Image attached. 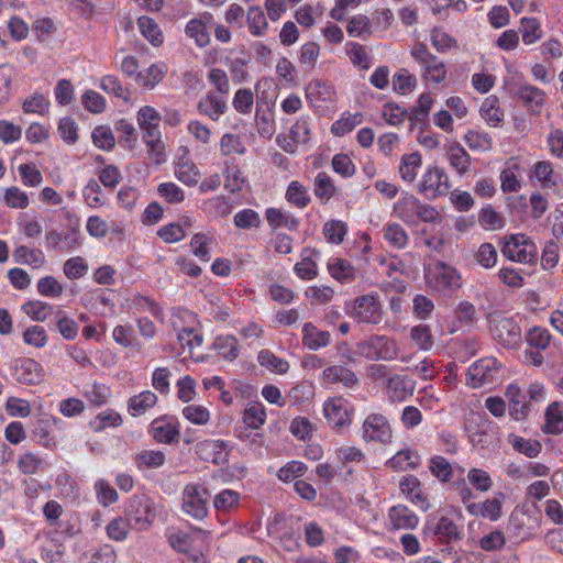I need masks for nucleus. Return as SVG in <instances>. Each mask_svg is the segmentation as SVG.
Listing matches in <instances>:
<instances>
[{
    "label": "nucleus",
    "mask_w": 563,
    "mask_h": 563,
    "mask_svg": "<svg viewBox=\"0 0 563 563\" xmlns=\"http://www.w3.org/2000/svg\"><path fill=\"white\" fill-rule=\"evenodd\" d=\"M417 86V79L406 68H400L393 76V88L400 95L411 92Z\"/></svg>",
    "instance_id": "obj_61"
},
{
    "label": "nucleus",
    "mask_w": 563,
    "mask_h": 563,
    "mask_svg": "<svg viewBox=\"0 0 563 563\" xmlns=\"http://www.w3.org/2000/svg\"><path fill=\"white\" fill-rule=\"evenodd\" d=\"M362 438L366 442H391L393 431L387 418L380 413H371L363 422Z\"/></svg>",
    "instance_id": "obj_13"
},
{
    "label": "nucleus",
    "mask_w": 563,
    "mask_h": 563,
    "mask_svg": "<svg viewBox=\"0 0 563 563\" xmlns=\"http://www.w3.org/2000/svg\"><path fill=\"white\" fill-rule=\"evenodd\" d=\"M22 310L34 321L43 322L51 314L54 316V308L43 301H27L22 306Z\"/></svg>",
    "instance_id": "obj_58"
},
{
    "label": "nucleus",
    "mask_w": 563,
    "mask_h": 563,
    "mask_svg": "<svg viewBox=\"0 0 563 563\" xmlns=\"http://www.w3.org/2000/svg\"><path fill=\"white\" fill-rule=\"evenodd\" d=\"M322 380L327 384L341 383L345 387H353L358 379L353 371L340 365H332L323 369Z\"/></svg>",
    "instance_id": "obj_29"
},
{
    "label": "nucleus",
    "mask_w": 563,
    "mask_h": 563,
    "mask_svg": "<svg viewBox=\"0 0 563 563\" xmlns=\"http://www.w3.org/2000/svg\"><path fill=\"white\" fill-rule=\"evenodd\" d=\"M125 517L137 531H146L155 520L154 503L146 496H133L126 506Z\"/></svg>",
    "instance_id": "obj_7"
},
{
    "label": "nucleus",
    "mask_w": 563,
    "mask_h": 563,
    "mask_svg": "<svg viewBox=\"0 0 563 563\" xmlns=\"http://www.w3.org/2000/svg\"><path fill=\"white\" fill-rule=\"evenodd\" d=\"M478 221L485 230H500L505 227V219L490 205L482 208Z\"/></svg>",
    "instance_id": "obj_55"
},
{
    "label": "nucleus",
    "mask_w": 563,
    "mask_h": 563,
    "mask_svg": "<svg viewBox=\"0 0 563 563\" xmlns=\"http://www.w3.org/2000/svg\"><path fill=\"white\" fill-rule=\"evenodd\" d=\"M84 396L95 407H101L110 398L111 390L104 384L93 383L84 391Z\"/></svg>",
    "instance_id": "obj_63"
},
{
    "label": "nucleus",
    "mask_w": 563,
    "mask_h": 563,
    "mask_svg": "<svg viewBox=\"0 0 563 563\" xmlns=\"http://www.w3.org/2000/svg\"><path fill=\"white\" fill-rule=\"evenodd\" d=\"M504 257L521 264H533L538 258V247L526 234H509L500 240Z\"/></svg>",
    "instance_id": "obj_2"
},
{
    "label": "nucleus",
    "mask_w": 563,
    "mask_h": 563,
    "mask_svg": "<svg viewBox=\"0 0 563 563\" xmlns=\"http://www.w3.org/2000/svg\"><path fill=\"white\" fill-rule=\"evenodd\" d=\"M500 188L504 192H518L521 189L520 165L516 158L505 163L500 173Z\"/></svg>",
    "instance_id": "obj_27"
},
{
    "label": "nucleus",
    "mask_w": 563,
    "mask_h": 563,
    "mask_svg": "<svg viewBox=\"0 0 563 563\" xmlns=\"http://www.w3.org/2000/svg\"><path fill=\"white\" fill-rule=\"evenodd\" d=\"M112 336L118 344L124 347H131L135 351L141 349V344L136 340L134 330L131 325H117L113 329Z\"/></svg>",
    "instance_id": "obj_60"
},
{
    "label": "nucleus",
    "mask_w": 563,
    "mask_h": 563,
    "mask_svg": "<svg viewBox=\"0 0 563 563\" xmlns=\"http://www.w3.org/2000/svg\"><path fill=\"white\" fill-rule=\"evenodd\" d=\"M420 200L413 195H404L394 206V211L398 218L405 222H415L417 220V210Z\"/></svg>",
    "instance_id": "obj_35"
},
{
    "label": "nucleus",
    "mask_w": 563,
    "mask_h": 563,
    "mask_svg": "<svg viewBox=\"0 0 563 563\" xmlns=\"http://www.w3.org/2000/svg\"><path fill=\"white\" fill-rule=\"evenodd\" d=\"M509 400V415L517 421L525 420L530 412V401L526 393L516 384H510L505 393Z\"/></svg>",
    "instance_id": "obj_21"
},
{
    "label": "nucleus",
    "mask_w": 563,
    "mask_h": 563,
    "mask_svg": "<svg viewBox=\"0 0 563 563\" xmlns=\"http://www.w3.org/2000/svg\"><path fill=\"white\" fill-rule=\"evenodd\" d=\"M317 250L306 249L301 253V261L294 266L295 274L302 280H311L318 276Z\"/></svg>",
    "instance_id": "obj_28"
},
{
    "label": "nucleus",
    "mask_w": 563,
    "mask_h": 563,
    "mask_svg": "<svg viewBox=\"0 0 563 563\" xmlns=\"http://www.w3.org/2000/svg\"><path fill=\"white\" fill-rule=\"evenodd\" d=\"M361 113H343L342 117L336 120L331 128V131L336 136H343L350 133L356 125L362 123Z\"/></svg>",
    "instance_id": "obj_59"
},
{
    "label": "nucleus",
    "mask_w": 563,
    "mask_h": 563,
    "mask_svg": "<svg viewBox=\"0 0 563 563\" xmlns=\"http://www.w3.org/2000/svg\"><path fill=\"white\" fill-rule=\"evenodd\" d=\"M265 217L273 229L284 228L294 231L298 227V220L291 213L277 208L266 209Z\"/></svg>",
    "instance_id": "obj_36"
},
{
    "label": "nucleus",
    "mask_w": 563,
    "mask_h": 563,
    "mask_svg": "<svg viewBox=\"0 0 563 563\" xmlns=\"http://www.w3.org/2000/svg\"><path fill=\"white\" fill-rule=\"evenodd\" d=\"M347 314L357 323L376 325L383 320V306L377 294H366L354 298Z\"/></svg>",
    "instance_id": "obj_4"
},
{
    "label": "nucleus",
    "mask_w": 563,
    "mask_h": 563,
    "mask_svg": "<svg viewBox=\"0 0 563 563\" xmlns=\"http://www.w3.org/2000/svg\"><path fill=\"white\" fill-rule=\"evenodd\" d=\"M434 536L439 542L445 544V548L441 550L443 553L457 554L451 543L461 540L462 532L453 520L445 516L441 517L435 523Z\"/></svg>",
    "instance_id": "obj_18"
},
{
    "label": "nucleus",
    "mask_w": 563,
    "mask_h": 563,
    "mask_svg": "<svg viewBox=\"0 0 563 563\" xmlns=\"http://www.w3.org/2000/svg\"><path fill=\"white\" fill-rule=\"evenodd\" d=\"M240 498V493L233 489H223L214 496L213 506L217 511L228 512L238 508Z\"/></svg>",
    "instance_id": "obj_57"
},
{
    "label": "nucleus",
    "mask_w": 563,
    "mask_h": 563,
    "mask_svg": "<svg viewBox=\"0 0 563 563\" xmlns=\"http://www.w3.org/2000/svg\"><path fill=\"white\" fill-rule=\"evenodd\" d=\"M131 528L133 526L126 517H115L106 526V533L110 540L123 542L126 540Z\"/></svg>",
    "instance_id": "obj_44"
},
{
    "label": "nucleus",
    "mask_w": 563,
    "mask_h": 563,
    "mask_svg": "<svg viewBox=\"0 0 563 563\" xmlns=\"http://www.w3.org/2000/svg\"><path fill=\"white\" fill-rule=\"evenodd\" d=\"M286 199L289 203L300 209L306 208L311 200L306 187L296 180L288 185L286 190Z\"/></svg>",
    "instance_id": "obj_53"
},
{
    "label": "nucleus",
    "mask_w": 563,
    "mask_h": 563,
    "mask_svg": "<svg viewBox=\"0 0 563 563\" xmlns=\"http://www.w3.org/2000/svg\"><path fill=\"white\" fill-rule=\"evenodd\" d=\"M139 468H158L166 462V455L161 450H143L134 456Z\"/></svg>",
    "instance_id": "obj_47"
},
{
    "label": "nucleus",
    "mask_w": 563,
    "mask_h": 563,
    "mask_svg": "<svg viewBox=\"0 0 563 563\" xmlns=\"http://www.w3.org/2000/svg\"><path fill=\"white\" fill-rule=\"evenodd\" d=\"M415 386L412 379L399 374L389 376L385 384L388 399L393 402H401L412 396Z\"/></svg>",
    "instance_id": "obj_20"
},
{
    "label": "nucleus",
    "mask_w": 563,
    "mask_h": 563,
    "mask_svg": "<svg viewBox=\"0 0 563 563\" xmlns=\"http://www.w3.org/2000/svg\"><path fill=\"white\" fill-rule=\"evenodd\" d=\"M422 157L418 152L405 154L399 164L400 177L407 181L412 183L417 176V169L421 166Z\"/></svg>",
    "instance_id": "obj_43"
},
{
    "label": "nucleus",
    "mask_w": 563,
    "mask_h": 563,
    "mask_svg": "<svg viewBox=\"0 0 563 563\" xmlns=\"http://www.w3.org/2000/svg\"><path fill=\"white\" fill-rule=\"evenodd\" d=\"M449 165L457 175L464 176L471 170L472 157L457 142L452 143L446 152Z\"/></svg>",
    "instance_id": "obj_25"
},
{
    "label": "nucleus",
    "mask_w": 563,
    "mask_h": 563,
    "mask_svg": "<svg viewBox=\"0 0 563 563\" xmlns=\"http://www.w3.org/2000/svg\"><path fill=\"white\" fill-rule=\"evenodd\" d=\"M175 176L183 184L194 186L198 183L200 172L192 162L179 159L175 167Z\"/></svg>",
    "instance_id": "obj_48"
},
{
    "label": "nucleus",
    "mask_w": 563,
    "mask_h": 563,
    "mask_svg": "<svg viewBox=\"0 0 563 563\" xmlns=\"http://www.w3.org/2000/svg\"><path fill=\"white\" fill-rule=\"evenodd\" d=\"M424 278L430 288L444 295L451 294L462 286L459 272L443 262L430 265L426 271Z\"/></svg>",
    "instance_id": "obj_3"
},
{
    "label": "nucleus",
    "mask_w": 563,
    "mask_h": 563,
    "mask_svg": "<svg viewBox=\"0 0 563 563\" xmlns=\"http://www.w3.org/2000/svg\"><path fill=\"white\" fill-rule=\"evenodd\" d=\"M430 473L442 483H448L452 479L453 468L450 462L441 456L434 455L429 461Z\"/></svg>",
    "instance_id": "obj_51"
},
{
    "label": "nucleus",
    "mask_w": 563,
    "mask_h": 563,
    "mask_svg": "<svg viewBox=\"0 0 563 563\" xmlns=\"http://www.w3.org/2000/svg\"><path fill=\"white\" fill-rule=\"evenodd\" d=\"M411 57L421 67V78L426 81L435 84L442 82L446 78V67L444 62L429 52L423 43H417L411 48Z\"/></svg>",
    "instance_id": "obj_5"
},
{
    "label": "nucleus",
    "mask_w": 563,
    "mask_h": 563,
    "mask_svg": "<svg viewBox=\"0 0 563 563\" xmlns=\"http://www.w3.org/2000/svg\"><path fill=\"white\" fill-rule=\"evenodd\" d=\"M388 520L393 530H413L419 523V517L401 504L389 508Z\"/></svg>",
    "instance_id": "obj_22"
},
{
    "label": "nucleus",
    "mask_w": 563,
    "mask_h": 563,
    "mask_svg": "<svg viewBox=\"0 0 563 563\" xmlns=\"http://www.w3.org/2000/svg\"><path fill=\"white\" fill-rule=\"evenodd\" d=\"M168 67L163 62L152 64L148 68L137 74V84L145 89H153L167 74Z\"/></svg>",
    "instance_id": "obj_33"
},
{
    "label": "nucleus",
    "mask_w": 563,
    "mask_h": 563,
    "mask_svg": "<svg viewBox=\"0 0 563 563\" xmlns=\"http://www.w3.org/2000/svg\"><path fill=\"white\" fill-rule=\"evenodd\" d=\"M500 367V362L495 357H484L474 362L467 369V385L472 388H481L498 380Z\"/></svg>",
    "instance_id": "obj_9"
},
{
    "label": "nucleus",
    "mask_w": 563,
    "mask_h": 563,
    "mask_svg": "<svg viewBox=\"0 0 563 563\" xmlns=\"http://www.w3.org/2000/svg\"><path fill=\"white\" fill-rule=\"evenodd\" d=\"M197 109L199 113L207 115L212 121H218L227 110V101L221 96L208 92L199 100Z\"/></svg>",
    "instance_id": "obj_26"
},
{
    "label": "nucleus",
    "mask_w": 563,
    "mask_h": 563,
    "mask_svg": "<svg viewBox=\"0 0 563 563\" xmlns=\"http://www.w3.org/2000/svg\"><path fill=\"white\" fill-rule=\"evenodd\" d=\"M353 406L343 397H333L323 404V415L332 429L343 431L352 423Z\"/></svg>",
    "instance_id": "obj_10"
},
{
    "label": "nucleus",
    "mask_w": 563,
    "mask_h": 563,
    "mask_svg": "<svg viewBox=\"0 0 563 563\" xmlns=\"http://www.w3.org/2000/svg\"><path fill=\"white\" fill-rule=\"evenodd\" d=\"M157 402V396L151 390L141 391L139 395L132 396L128 401V411L133 417L144 415L148 409L153 408Z\"/></svg>",
    "instance_id": "obj_34"
},
{
    "label": "nucleus",
    "mask_w": 563,
    "mask_h": 563,
    "mask_svg": "<svg viewBox=\"0 0 563 563\" xmlns=\"http://www.w3.org/2000/svg\"><path fill=\"white\" fill-rule=\"evenodd\" d=\"M420 464V455L411 449L400 450L387 461V466L395 471L416 470Z\"/></svg>",
    "instance_id": "obj_31"
},
{
    "label": "nucleus",
    "mask_w": 563,
    "mask_h": 563,
    "mask_svg": "<svg viewBox=\"0 0 563 563\" xmlns=\"http://www.w3.org/2000/svg\"><path fill=\"white\" fill-rule=\"evenodd\" d=\"M519 32L522 35L523 43L527 45H531L542 37L541 25L536 18H522Z\"/></svg>",
    "instance_id": "obj_52"
},
{
    "label": "nucleus",
    "mask_w": 563,
    "mask_h": 563,
    "mask_svg": "<svg viewBox=\"0 0 563 563\" xmlns=\"http://www.w3.org/2000/svg\"><path fill=\"white\" fill-rule=\"evenodd\" d=\"M137 25L143 36L154 46H158L163 43V33L153 19L148 16H141L137 20Z\"/></svg>",
    "instance_id": "obj_56"
},
{
    "label": "nucleus",
    "mask_w": 563,
    "mask_h": 563,
    "mask_svg": "<svg viewBox=\"0 0 563 563\" xmlns=\"http://www.w3.org/2000/svg\"><path fill=\"white\" fill-rule=\"evenodd\" d=\"M313 194L322 203H327L336 194V188L327 173L317 174Z\"/></svg>",
    "instance_id": "obj_45"
},
{
    "label": "nucleus",
    "mask_w": 563,
    "mask_h": 563,
    "mask_svg": "<svg viewBox=\"0 0 563 563\" xmlns=\"http://www.w3.org/2000/svg\"><path fill=\"white\" fill-rule=\"evenodd\" d=\"M310 122L308 117H300L290 128L289 134L276 136L277 145L286 153L294 154L299 144H306L310 140Z\"/></svg>",
    "instance_id": "obj_14"
},
{
    "label": "nucleus",
    "mask_w": 563,
    "mask_h": 563,
    "mask_svg": "<svg viewBox=\"0 0 563 563\" xmlns=\"http://www.w3.org/2000/svg\"><path fill=\"white\" fill-rule=\"evenodd\" d=\"M42 366L33 358H18L14 362L13 375L19 383L35 384L41 378Z\"/></svg>",
    "instance_id": "obj_23"
},
{
    "label": "nucleus",
    "mask_w": 563,
    "mask_h": 563,
    "mask_svg": "<svg viewBox=\"0 0 563 563\" xmlns=\"http://www.w3.org/2000/svg\"><path fill=\"white\" fill-rule=\"evenodd\" d=\"M100 88L107 92L111 93L117 98H120L124 101L130 100V91L124 88L120 80L113 75H106L100 80Z\"/></svg>",
    "instance_id": "obj_64"
},
{
    "label": "nucleus",
    "mask_w": 563,
    "mask_h": 563,
    "mask_svg": "<svg viewBox=\"0 0 563 563\" xmlns=\"http://www.w3.org/2000/svg\"><path fill=\"white\" fill-rule=\"evenodd\" d=\"M356 347L361 356L371 361H393L398 356L396 341L386 335H371Z\"/></svg>",
    "instance_id": "obj_6"
},
{
    "label": "nucleus",
    "mask_w": 563,
    "mask_h": 563,
    "mask_svg": "<svg viewBox=\"0 0 563 563\" xmlns=\"http://www.w3.org/2000/svg\"><path fill=\"white\" fill-rule=\"evenodd\" d=\"M347 233V225L341 220H330L323 225V235L328 242L341 244Z\"/></svg>",
    "instance_id": "obj_62"
},
{
    "label": "nucleus",
    "mask_w": 563,
    "mask_h": 563,
    "mask_svg": "<svg viewBox=\"0 0 563 563\" xmlns=\"http://www.w3.org/2000/svg\"><path fill=\"white\" fill-rule=\"evenodd\" d=\"M542 431L547 434H560L563 431V404L554 401L544 413Z\"/></svg>",
    "instance_id": "obj_32"
},
{
    "label": "nucleus",
    "mask_w": 563,
    "mask_h": 563,
    "mask_svg": "<svg viewBox=\"0 0 563 563\" xmlns=\"http://www.w3.org/2000/svg\"><path fill=\"white\" fill-rule=\"evenodd\" d=\"M266 421V410L261 402H249L243 412V422L251 429L261 428Z\"/></svg>",
    "instance_id": "obj_46"
},
{
    "label": "nucleus",
    "mask_w": 563,
    "mask_h": 563,
    "mask_svg": "<svg viewBox=\"0 0 563 563\" xmlns=\"http://www.w3.org/2000/svg\"><path fill=\"white\" fill-rule=\"evenodd\" d=\"M209 490L198 484H188L183 489V511L194 519L202 520L208 516Z\"/></svg>",
    "instance_id": "obj_8"
},
{
    "label": "nucleus",
    "mask_w": 563,
    "mask_h": 563,
    "mask_svg": "<svg viewBox=\"0 0 563 563\" xmlns=\"http://www.w3.org/2000/svg\"><path fill=\"white\" fill-rule=\"evenodd\" d=\"M224 176L225 183L224 187L230 192L240 191L244 184V178L242 176V172L239 166L234 163V161H225L224 162Z\"/></svg>",
    "instance_id": "obj_50"
},
{
    "label": "nucleus",
    "mask_w": 563,
    "mask_h": 563,
    "mask_svg": "<svg viewBox=\"0 0 563 563\" xmlns=\"http://www.w3.org/2000/svg\"><path fill=\"white\" fill-rule=\"evenodd\" d=\"M159 121L161 114L151 106H144L137 111V123L143 132V141L148 147V152L156 154V163H161L163 159L161 157L163 156V143L161 141Z\"/></svg>",
    "instance_id": "obj_1"
},
{
    "label": "nucleus",
    "mask_w": 563,
    "mask_h": 563,
    "mask_svg": "<svg viewBox=\"0 0 563 563\" xmlns=\"http://www.w3.org/2000/svg\"><path fill=\"white\" fill-rule=\"evenodd\" d=\"M212 22L213 15L210 12H203L187 23L186 35L192 38L199 47H206L210 43L209 27Z\"/></svg>",
    "instance_id": "obj_19"
},
{
    "label": "nucleus",
    "mask_w": 563,
    "mask_h": 563,
    "mask_svg": "<svg viewBox=\"0 0 563 563\" xmlns=\"http://www.w3.org/2000/svg\"><path fill=\"white\" fill-rule=\"evenodd\" d=\"M302 344L311 351L325 347L331 342V334L329 331L318 329L313 323L306 322L302 325Z\"/></svg>",
    "instance_id": "obj_24"
},
{
    "label": "nucleus",
    "mask_w": 563,
    "mask_h": 563,
    "mask_svg": "<svg viewBox=\"0 0 563 563\" xmlns=\"http://www.w3.org/2000/svg\"><path fill=\"white\" fill-rule=\"evenodd\" d=\"M450 189V180L445 170L439 166H428L423 173L418 191L428 199L444 196Z\"/></svg>",
    "instance_id": "obj_11"
},
{
    "label": "nucleus",
    "mask_w": 563,
    "mask_h": 563,
    "mask_svg": "<svg viewBox=\"0 0 563 563\" xmlns=\"http://www.w3.org/2000/svg\"><path fill=\"white\" fill-rule=\"evenodd\" d=\"M249 31L253 36H263L268 30V23L263 9L260 5H252L246 13Z\"/></svg>",
    "instance_id": "obj_38"
},
{
    "label": "nucleus",
    "mask_w": 563,
    "mask_h": 563,
    "mask_svg": "<svg viewBox=\"0 0 563 563\" xmlns=\"http://www.w3.org/2000/svg\"><path fill=\"white\" fill-rule=\"evenodd\" d=\"M13 260L15 263L32 265L40 267L45 263V255L40 249H29L20 245L13 251Z\"/></svg>",
    "instance_id": "obj_40"
},
{
    "label": "nucleus",
    "mask_w": 563,
    "mask_h": 563,
    "mask_svg": "<svg viewBox=\"0 0 563 563\" xmlns=\"http://www.w3.org/2000/svg\"><path fill=\"white\" fill-rule=\"evenodd\" d=\"M507 440L516 452L530 459L538 456L542 450V445L539 441L525 439L514 433H510Z\"/></svg>",
    "instance_id": "obj_39"
},
{
    "label": "nucleus",
    "mask_w": 563,
    "mask_h": 563,
    "mask_svg": "<svg viewBox=\"0 0 563 563\" xmlns=\"http://www.w3.org/2000/svg\"><path fill=\"white\" fill-rule=\"evenodd\" d=\"M490 332L496 341L508 349L518 346L521 340L520 327L511 318H495L490 324Z\"/></svg>",
    "instance_id": "obj_15"
},
{
    "label": "nucleus",
    "mask_w": 563,
    "mask_h": 563,
    "mask_svg": "<svg viewBox=\"0 0 563 563\" xmlns=\"http://www.w3.org/2000/svg\"><path fill=\"white\" fill-rule=\"evenodd\" d=\"M217 354L225 361L232 362L239 355L238 340L232 335H219L213 342Z\"/></svg>",
    "instance_id": "obj_41"
},
{
    "label": "nucleus",
    "mask_w": 563,
    "mask_h": 563,
    "mask_svg": "<svg viewBox=\"0 0 563 563\" xmlns=\"http://www.w3.org/2000/svg\"><path fill=\"white\" fill-rule=\"evenodd\" d=\"M512 97L532 114H539L545 104L547 93L528 82L512 85Z\"/></svg>",
    "instance_id": "obj_12"
},
{
    "label": "nucleus",
    "mask_w": 563,
    "mask_h": 563,
    "mask_svg": "<svg viewBox=\"0 0 563 563\" xmlns=\"http://www.w3.org/2000/svg\"><path fill=\"white\" fill-rule=\"evenodd\" d=\"M464 141L472 151L487 152L493 147V139L486 132L470 130L464 135Z\"/></svg>",
    "instance_id": "obj_54"
},
{
    "label": "nucleus",
    "mask_w": 563,
    "mask_h": 563,
    "mask_svg": "<svg viewBox=\"0 0 563 563\" xmlns=\"http://www.w3.org/2000/svg\"><path fill=\"white\" fill-rule=\"evenodd\" d=\"M169 545L177 552L187 554L194 562H198L199 554L192 553L194 540L183 530H169L167 533Z\"/></svg>",
    "instance_id": "obj_30"
},
{
    "label": "nucleus",
    "mask_w": 563,
    "mask_h": 563,
    "mask_svg": "<svg viewBox=\"0 0 563 563\" xmlns=\"http://www.w3.org/2000/svg\"><path fill=\"white\" fill-rule=\"evenodd\" d=\"M54 323L56 330L60 333V335L68 341L74 340L79 331L77 322L69 318L65 311L55 310L54 312Z\"/></svg>",
    "instance_id": "obj_42"
},
{
    "label": "nucleus",
    "mask_w": 563,
    "mask_h": 563,
    "mask_svg": "<svg viewBox=\"0 0 563 563\" xmlns=\"http://www.w3.org/2000/svg\"><path fill=\"white\" fill-rule=\"evenodd\" d=\"M401 494L421 511H428L431 508L427 495L423 493L421 482L413 475L402 476L399 481Z\"/></svg>",
    "instance_id": "obj_17"
},
{
    "label": "nucleus",
    "mask_w": 563,
    "mask_h": 563,
    "mask_svg": "<svg viewBox=\"0 0 563 563\" xmlns=\"http://www.w3.org/2000/svg\"><path fill=\"white\" fill-rule=\"evenodd\" d=\"M150 433L156 442L172 444L180 435L179 422L173 417L156 418L151 422Z\"/></svg>",
    "instance_id": "obj_16"
},
{
    "label": "nucleus",
    "mask_w": 563,
    "mask_h": 563,
    "mask_svg": "<svg viewBox=\"0 0 563 563\" xmlns=\"http://www.w3.org/2000/svg\"><path fill=\"white\" fill-rule=\"evenodd\" d=\"M330 275L340 283L354 280L356 272L354 266L344 258H331L328 263Z\"/></svg>",
    "instance_id": "obj_37"
},
{
    "label": "nucleus",
    "mask_w": 563,
    "mask_h": 563,
    "mask_svg": "<svg viewBox=\"0 0 563 563\" xmlns=\"http://www.w3.org/2000/svg\"><path fill=\"white\" fill-rule=\"evenodd\" d=\"M121 423L122 418L120 413L114 409H107L99 412L89 424L95 432H101L110 427H119Z\"/></svg>",
    "instance_id": "obj_49"
}]
</instances>
